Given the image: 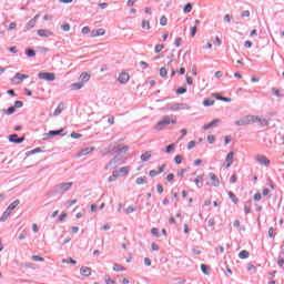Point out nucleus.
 Here are the masks:
<instances>
[{
  "label": "nucleus",
  "instance_id": "obj_1",
  "mask_svg": "<svg viewBox=\"0 0 284 284\" xmlns=\"http://www.w3.org/2000/svg\"><path fill=\"white\" fill-rule=\"evenodd\" d=\"M170 123H172L173 125L176 124V118L165 115L162 120H160L155 124L154 130H156L158 132H161V130H164L165 128H168V125H170Z\"/></svg>",
  "mask_w": 284,
  "mask_h": 284
},
{
  "label": "nucleus",
  "instance_id": "obj_2",
  "mask_svg": "<svg viewBox=\"0 0 284 284\" xmlns=\"http://www.w3.org/2000/svg\"><path fill=\"white\" fill-rule=\"evenodd\" d=\"M121 161H123V156L115 154L114 158L104 166V170H115V168L121 165Z\"/></svg>",
  "mask_w": 284,
  "mask_h": 284
},
{
  "label": "nucleus",
  "instance_id": "obj_3",
  "mask_svg": "<svg viewBox=\"0 0 284 284\" xmlns=\"http://www.w3.org/2000/svg\"><path fill=\"white\" fill-rule=\"evenodd\" d=\"M72 185H74L73 182L60 183V184L55 185V191L59 194H65V192H70V190L72 189Z\"/></svg>",
  "mask_w": 284,
  "mask_h": 284
},
{
  "label": "nucleus",
  "instance_id": "obj_4",
  "mask_svg": "<svg viewBox=\"0 0 284 284\" xmlns=\"http://www.w3.org/2000/svg\"><path fill=\"white\" fill-rule=\"evenodd\" d=\"M38 78L43 81H54L57 79V75H54V73H50V72H40V73H38Z\"/></svg>",
  "mask_w": 284,
  "mask_h": 284
},
{
  "label": "nucleus",
  "instance_id": "obj_5",
  "mask_svg": "<svg viewBox=\"0 0 284 284\" xmlns=\"http://www.w3.org/2000/svg\"><path fill=\"white\" fill-rule=\"evenodd\" d=\"M251 124L252 122H251L250 115H245L242 119L235 121V125L237 126H245Z\"/></svg>",
  "mask_w": 284,
  "mask_h": 284
},
{
  "label": "nucleus",
  "instance_id": "obj_6",
  "mask_svg": "<svg viewBox=\"0 0 284 284\" xmlns=\"http://www.w3.org/2000/svg\"><path fill=\"white\" fill-rule=\"evenodd\" d=\"M24 141H26V136L19 138V135L17 133L9 135V142L10 143L21 144Z\"/></svg>",
  "mask_w": 284,
  "mask_h": 284
},
{
  "label": "nucleus",
  "instance_id": "obj_7",
  "mask_svg": "<svg viewBox=\"0 0 284 284\" xmlns=\"http://www.w3.org/2000/svg\"><path fill=\"white\" fill-rule=\"evenodd\" d=\"M129 151H130V146L118 144L115 148L114 154H116L118 156H121V154H125Z\"/></svg>",
  "mask_w": 284,
  "mask_h": 284
},
{
  "label": "nucleus",
  "instance_id": "obj_8",
  "mask_svg": "<svg viewBox=\"0 0 284 284\" xmlns=\"http://www.w3.org/2000/svg\"><path fill=\"white\" fill-rule=\"evenodd\" d=\"M256 161H257V163H260V165H264L265 168H270L271 162H270V159H267V156L257 155Z\"/></svg>",
  "mask_w": 284,
  "mask_h": 284
},
{
  "label": "nucleus",
  "instance_id": "obj_9",
  "mask_svg": "<svg viewBox=\"0 0 284 284\" xmlns=\"http://www.w3.org/2000/svg\"><path fill=\"white\" fill-rule=\"evenodd\" d=\"M29 77H30V75H28V74H23V73L18 72V73H16V75L13 77L12 81L14 82V81L18 80V82H14V83L18 85V83H21V81H23V79H29Z\"/></svg>",
  "mask_w": 284,
  "mask_h": 284
},
{
  "label": "nucleus",
  "instance_id": "obj_10",
  "mask_svg": "<svg viewBox=\"0 0 284 284\" xmlns=\"http://www.w3.org/2000/svg\"><path fill=\"white\" fill-rule=\"evenodd\" d=\"M209 176H210V179L212 181L213 187H219L221 185V181H219V176H216V174L211 172V173H209Z\"/></svg>",
  "mask_w": 284,
  "mask_h": 284
},
{
  "label": "nucleus",
  "instance_id": "obj_11",
  "mask_svg": "<svg viewBox=\"0 0 284 284\" xmlns=\"http://www.w3.org/2000/svg\"><path fill=\"white\" fill-rule=\"evenodd\" d=\"M114 172H118V176H128L130 173V166H122L119 170H114Z\"/></svg>",
  "mask_w": 284,
  "mask_h": 284
},
{
  "label": "nucleus",
  "instance_id": "obj_12",
  "mask_svg": "<svg viewBox=\"0 0 284 284\" xmlns=\"http://www.w3.org/2000/svg\"><path fill=\"white\" fill-rule=\"evenodd\" d=\"M38 34L40 37H43V38H48V37H54V32L50 31V30H47V29H39L38 30Z\"/></svg>",
  "mask_w": 284,
  "mask_h": 284
},
{
  "label": "nucleus",
  "instance_id": "obj_13",
  "mask_svg": "<svg viewBox=\"0 0 284 284\" xmlns=\"http://www.w3.org/2000/svg\"><path fill=\"white\" fill-rule=\"evenodd\" d=\"M226 168H231L234 163V152H229L225 158Z\"/></svg>",
  "mask_w": 284,
  "mask_h": 284
},
{
  "label": "nucleus",
  "instance_id": "obj_14",
  "mask_svg": "<svg viewBox=\"0 0 284 284\" xmlns=\"http://www.w3.org/2000/svg\"><path fill=\"white\" fill-rule=\"evenodd\" d=\"M80 274L81 276H92V268L88 267V266H82L80 268Z\"/></svg>",
  "mask_w": 284,
  "mask_h": 284
},
{
  "label": "nucleus",
  "instance_id": "obj_15",
  "mask_svg": "<svg viewBox=\"0 0 284 284\" xmlns=\"http://www.w3.org/2000/svg\"><path fill=\"white\" fill-rule=\"evenodd\" d=\"M47 136H63V129L49 131V133H47Z\"/></svg>",
  "mask_w": 284,
  "mask_h": 284
},
{
  "label": "nucleus",
  "instance_id": "obj_16",
  "mask_svg": "<svg viewBox=\"0 0 284 284\" xmlns=\"http://www.w3.org/2000/svg\"><path fill=\"white\" fill-rule=\"evenodd\" d=\"M118 80L121 82V83H128V81H130V74L125 73V72H122L120 73Z\"/></svg>",
  "mask_w": 284,
  "mask_h": 284
},
{
  "label": "nucleus",
  "instance_id": "obj_17",
  "mask_svg": "<svg viewBox=\"0 0 284 284\" xmlns=\"http://www.w3.org/2000/svg\"><path fill=\"white\" fill-rule=\"evenodd\" d=\"M90 74L88 72H82L80 75V80L81 83H83V85H85V83H88V81H90Z\"/></svg>",
  "mask_w": 284,
  "mask_h": 284
},
{
  "label": "nucleus",
  "instance_id": "obj_18",
  "mask_svg": "<svg viewBox=\"0 0 284 284\" xmlns=\"http://www.w3.org/2000/svg\"><path fill=\"white\" fill-rule=\"evenodd\" d=\"M103 34H105V30L104 29H95L91 32V37H103Z\"/></svg>",
  "mask_w": 284,
  "mask_h": 284
},
{
  "label": "nucleus",
  "instance_id": "obj_19",
  "mask_svg": "<svg viewBox=\"0 0 284 284\" xmlns=\"http://www.w3.org/2000/svg\"><path fill=\"white\" fill-rule=\"evenodd\" d=\"M94 148H85L82 149L79 153L78 156H87V154H90V152H93Z\"/></svg>",
  "mask_w": 284,
  "mask_h": 284
},
{
  "label": "nucleus",
  "instance_id": "obj_20",
  "mask_svg": "<svg viewBox=\"0 0 284 284\" xmlns=\"http://www.w3.org/2000/svg\"><path fill=\"white\" fill-rule=\"evenodd\" d=\"M64 108H63V102H61L57 109L53 112V116H59L61 114V112H63Z\"/></svg>",
  "mask_w": 284,
  "mask_h": 284
},
{
  "label": "nucleus",
  "instance_id": "obj_21",
  "mask_svg": "<svg viewBox=\"0 0 284 284\" xmlns=\"http://www.w3.org/2000/svg\"><path fill=\"white\" fill-rule=\"evenodd\" d=\"M194 183L196 187L199 189L203 187V175H197V178L194 180Z\"/></svg>",
  "mask_w": 284,
  "mask_h": 284
},
{
  "label": "nucleus",
  "instance_id": "obj_22",
  "mask_svg": "<svg viewBox=\"0 0 284 284\" xmlns=\"http://www.w3.org/2000/svg\"><path fill=\"white\" fill-rule=\"evenodd\" d=\"M150 159H152V153H150V151H146L145 153H143L141 155V161H143V162H148V161H150Z\"/></svg>",
  "mask_w": 284,
  "mask_h": 284
},
{
  "label": "nucleus",
  "instance_id": "obj_23",
  "mask_svg": "<svg viewBox=\"0 0 284 284\" xmlns=\"http://www.w3.org/2000/svg\"><path fill=\"white\" fill-rule=\"evenodd\" d=\"M136 185H145L148 183V178L141 176L135 180Z\"/></svg>",
  "mask_w": 284,
  "mask_h": 284
},
{
  "label": "nucleus",
  "instance_id": "obj_24",
  "mask_svg": "<svg viewBox=\"0 0 284 284\" xmlns=\"http://www.w3.org/2000/svg\"><path fill=\"white\" fill-rule=\"evenodd\" d=\"M118 178H119V172L113 171V172H112V175L109 176L108 182H109V183H114V181H116Z\"/></svg>",
  "mask_w": 284,
  "mask_h": 284
},
{
  "label": "nucleus",
  "instance_id": "obj_25",
  "mask_svg": "<svg viewBox=\"0 0 284 284\" xmlns=\"http://www.w3.org/2000/svg\"><path fill=\"white\" fill-rule=\"evenodd\" d=\"M10 214H12V211H10L9 209H7V210L3 212L2 216L0 217V221H1V222L7 221V220H8V216H10Z\"/></svg>",
  "mask_w": 284,
  "mask_h": 284
},
{
  "label": "nucleus",
  "instance_id": "obj_26",
  "mask_svg": "<svg viewBox=\"0 0 284 284\" xmlns=\"http://www.w3.org/2000/svg\"><path fill=\"white\" fill-rule=\"evenodd\" d=\"M37 26V22L34 21V19H31L29 22H27L26 24V30H32V28H34Z\"/></svg>",
  "mask_w": 284,
  "mask_h": 284
},
{
  "label": "nucleus",
  "instance_id": "obj_27",
  "mask_svg": "<svg viewBox=\"0 0 284 284\" xmlns=\"http://www.w3.org/2000/svg\"><path fill=\"white\" fill-rule=\"evenodd\" d=\"M239 258H250V252L246 250H243L239 253Z\"/></svg>",
  "mask_w": 284,
  "mask_h": 284
},
{
  "label": "nucleus",
  "instance_id": "obj_28",
  "mask_svg": "<svg viewBox=\"0 0 284 284\" xmlns=\"http://www.w3.org/2000/svg\"><path fill=\"white\" fill-rule=\"evenodd\" d=\"M166 110H169L171 112H179V103H174L172 105H168Z\"/></svg>",
  "mask_w": 284,
  "mask_h": 284
},
{
  "label": "nucleus",
  "instance_id": "obj_29",
  "mask_svg": "<svg viewBox=\"0 0 284 284\" xmlns=\"http://www.w3.org/2000/svg\"><path fill=\"white\" fill-rule=\"evenodd\" d=\"M21 203V201L16 200L13 201L8 207L7 210H9L10 212H12V210H14L17 207V205H19Z\"/></svg>",
  "mask_w": 284,
  "mask_h": 284
},
{
  "label": "nucleus",
  "instance_id": "obj_30",
  "mask_svg": "<svg viewBox=\"0 0 284 284\" xmlns=\"http://www.w3.org/2000/svg\"><path fill=\"white\" fill-rule=\"evenodd\" d=\"M83 83L82 82H75L71 84V90H81V88H83Z\"/></svg>",
  "mask_w": 284,
  "mask_h": 284
},
{
  "label": "nucleus",
  "instance_id": "obj_31",
  "mask_svg": "<svg viewBox=\"0 0 284 284\" xmlns=\"http://www.w3.org/2000/svg\"><path fill=\"white\" fill-rule=\"evenodd\" d=\"M272 92H273L274 97H277V99H283V97H284V94L281 93V91L276 88H273Z\"/></svg>",
  "mask_w": 284,
  "mask_h": 284
},
{
  "label": "nucleus",
  "instance_id": "obj_32",
  "mask_svg": "<svg viewBox=\"0 0 284 284\" xmlns=\"http://www.w3.org/2000/svg\"><path fill=\"white\" fill-rule=\"evenodd\" d=\"M183 12L184 14H190V12H192V3H186L183 8Z\"/></svg>",
  "mask_w": 284,
  "mask_h": 284
},
{
  "label": "nucleus",
  "instance_id": "obj_33",
  "mask_svg": "<svg viewBox=\"0 0 284 284\" xmlns=\"http://www.w3.org/2000/svg\"><path fill=\"white\" fill-rule=\"evenodd\" d=\"M26 54L29 58L37 57V51L34 49H26Z\"/></svg>",
  "mask_w": 284,
  "mask_h": 284
},
{
  "label": "nucleus",
  "instance_id": "obj_34",
  "mask_svg": "<svg viewBox=\"0 0 284 284\" xmlns=\"http://www.w3.org/2000/svg\"><path fill=\"white\" fill-rule=\"evenodd\" d=\"M39 152H42L41 148H36L31 151H28L26 154L27 156H31V154H39Z\"/></svg>",
  "mask_w": 284,
  "mask_h": 284
},
{
  "label": "nucleus",
  "instance_id": "obj_35",
  "mask_svg": "<svg viewBox=\"0 0 284 284\" xmlns=\"http://www.w3.org/2000/svg\"><path fill=\"white\" fill-rule=\"evenodd\" d=\"M251 123H261V116L258 115H250Z\"/></svg>",
  "mask_w": 284,
  "mask_h": 284
},
{
  "label": "nucleus",
  "instance_id": "obj_36",
  "mask_svg": "<svg viewBox=\"0 0 284 284\" xmlns=\"http://www.w3.org/2000/svg\"><path fill=\"white\" fill-rule=\"evenodd\" d=\"M229 197H230L231 201H233L235 204L239 203V197H236V195H235L232 191H229Z\"/></svg>",
  "mask_w": 284,
  "mask_h": 284
},
{
  "label": "nucleus",
  "instance_id": "obj_37",
  "mask_svg": "<svg viewBox=\"0 0 284 284\" xmlns=\"http://www.w3.org/2000/svg\"><path fill=\"white\" fill-rule=\"evenodd\" d=\"M203 105L205 108H210V106L214 105V100L206 99V100L203 101Z\"/></svg>",
  "mask_w": 284,
  "mask_h": 284
},
{
  "label": "nucleus",
  "instance_id": "obj_38",
  "mask_svg": "<svg viewBox=\"0 0 284 284\" xmlns=\"http://www.w3.org/2000/svg\"><path fill=\"white\" fill-rule=\"evenodd\" d=\"M113 272H125V267H123L119 264H114L113 265Z\"/></svg>",
  "mask_w": 284,
  "mask_h": 284
},
{
  "label": "nucleus",
  "instance_id": "obj_39",
  "mask_svg": "<svg viewBox=\"0 0 284 284\" xmlns=\"http://www.w3.org/2000/svg\"><path fill=\"white\" fill-rule=\"evenodd\" d=\"M150 28H152V27L150 26V21H149V20H143V21H142V29H143V30H150Z\"/></svg>",
  "mask_w": 284,
  "mask_h": 284
},
{
  "label": "nucleus",
  "instance_id": "obj_40",
  "mask_svg": "<svg viewBox=\"0 0 284 284\" xmlns=\"http://www.w3.org/2000/svg\"><path fill=\"white\" fill-rule=\"evenodd\" d=\"M160 77H162V79H165V77H168V69L165 67H162L160 69Z\"/></svg>",
  "mask_w": 284,
  "mask_h": 284
},
{
  "label": "nucleus",
  "instance_id": "obj_41",
  "mask_svg": "<svg viewBox=\"0 0 284 284\" xmlns=\"http://www.w3.org/2000/svg\"><path fill=\"white\" fill-rule=\"evenodd\" d=\"M217 101H224V103H230L232 101V98H225L221 95H216Z\"/></svg>",
  "mask_w": 284,
  "mask_h": 284
},
{
  "label": "nucleus",
  "instance_id": "obj_42",
  "mask_svg": "<svg viewBox=\"0 0 284 284\" xmlns=\"http://www.w3.org/2000/svg\"><path fill=\"white\" fill-rule=\"evenodd\" d=\"M260 125L261 128H267V125H270V121L267 119H261L260 120Z\"/></svg>",
  "mask_w": 284,
  "mask_h": 284
},
{
  "label": "nucleus",
  "instance_id": "obj_43",
  "mask_svg": "<svg viewBox=\"0 0 284 284\" xmlns=\"http://www.w3.org/2000/svg\"><path fill=\"white\" fill-rule=\"evenodd\" d=\"M179 110H191V106L187 103H179Z\"/></svg>",
  "mask_w": 284,
  "mask_h": 284
},
{
  "label": "nucleus",
  "instance_id": "obj_44",
  "mask_svg": "<svg viewBox=\"0 0 284 284\" xmlns=\"http://www.w3.org/2000/svg\"><path fill=\"white\" fill-rule=\"evenodd\" d=\"M4 113H7L8 115L10 114H14L17 112V109L14 106H10L9 109L3 111Z\"/></svg>",
  "mask_w": 284,
  "mask_h": 284
},
{
  "label": "nucleus",
  "instance_id": "obj_45",
  "mask_svg": "<svg viewBox=\"0 0 284 284\" xmlns=\"http://www.w3.org/2000/svg\"><path fill=\"white\" fill-rule=\"evenodd\" d=\"M62 263H70L71 265H77V260L69 257L67 260H62Z\"/></svg>",
  "mask_w": 284,
  "mask_h": 284
},
{
  "label": "nucleus",
  "instance_id": "obj_46",
  "mask_svg": "<svg viewBox=\"0 0 284 284\" xmlns=\"http://www.w3.org/2000/svg\"><path fill=\"white\" fill-rule=\"evenodd\" d=\"M72 205H77V200H69V201H67V203H65V207L67 209L72 207Z\"/></svg>",
  "mask_w": 284,
  "mask_h": 284
},
{
  "label": "nucleus",
  "instance_id": "obj_47",
  "mask_svg": "<svg viewBox=\"0 0 284 284\" xmlns=\"http://www.w3.org/2000/svg\"><path fill=\"white\" fill-rule=\"evenodd\" d=\"M32 261H34L36 263H39V262H43L45 261V258L39 256V255H33L31 256Z\"/></svg>",
  "mask_w": 284,
  "mask_h": 284
},
{
  "label": "nucleus",
  "instance_id": "obj_48",
  "mask_svg": "<svg viewBox=\"0 0 284 284\" xmlns=\"http://www.w3.org/2000/svg\"><path fill=\"white\" fill-rule=\"evenodd\" d=\"M174 161H175L176 165H181V163H183V156L178 154V155H175Z\"/></svg>",
  "mask_w": 284,
  "mask_h": 284
},
{
  "label": "nucleus",
  "instance_id": "obj_49",
  "mask_svg": "<svg viewBox=\"0 0 284 284\" xmlns=\"http://www.w3.org/2000/svg\"><path fill=\"white\" fill-rule=\"evenodd\" d=\"M158 174H161V172L156 171V170H151L149 172V176H151L152 179H154V176H158Z\"/></svg>",
  "mask_w": 284,
  "mask_h": 284
},
{
  "label": "nucleus",
  "instance_id": "obj_50",
  "mask_svg": "<svg viewBox=\"0 0 284 284\" xmlns=\"http://www.w3.org/2000/svg\"><path fill=\"white\" fill-rule=\"evenodd\" d=\"M65 219H68V213H62L58 219V223H63V220Z\"/></svg>",
  "mask_w": 284,
  "mask_h": 284
},
{
  "label": "nucleus",
  "instance_id": "obj_51",
  "mask_svg": "<svg viewBox=\"0 0 284 284\" xmlns=\"http://www.w3.org/2000/svg\"><path fill=\"white\" fill-rule=\"evenodd\" d=\"M105 284H116V282L114 280H112V277H110L109 275L105 276Z\"/></svg>",
  "mask_w": 284,
  "mask_h": 284
},
{
  "label": "nucleus",
  "instance_id": "obj_52",
  "mask_svg": "<svg viewBox=\"0 0 284 284\" xmlns=\"http://www.w3.org/2000/svg\"><path fill=\"white\" fill-rule=\"evenodd\" d=\"M185 92H187V89L185 87L179 88L176 90V94H185Z\"/></svg>",
  "mask_w": 284,
  "mask_h": 284
},
{
  "label": "nucleus",
  "instance_id": "obj_53",
  "mask_svg": "<svg viewBox=\"0 0 284 284\" xmlns=\"http://www.w3.org/2000/svg\"><path fill=\"white\" fill-rule=\"evenodd\" d=\"M163 48H165L163 44H156L155 49H154L155 54H159V52H161V50H163Z\"/></svg>",
  "mask_w": 284,
  "mask_h": 284
},
{
  "label": "nucleus",
  "instance_id": "obj_54",
  "mask_svg": "<svg viewBox=\"0 0 284 284\" xmlns=\"http://www.w3.org/2000/svg\"><path fill=\"white\" fill-rule=\"evenodd\" d=\"M160 26H168V18L165 16H163L161 19H160Z\"/></svg>",
  "mask_w": 284,
  "mask_h": 284
},
{
  "label": "nucleus",
  "instance_id": "obj_55",
  "mask_svg": "<svg viewBox=\"0 0 284 284\" xmlns=\"http://www.w3.org/2000/svg\"><path fill=\"white\" fill-rule=\"evenodd\" d=\"M174 148H175V144H174V143L168 145V146H166V150H165L166 154H170V152H172V150H174Z\"/></svg>",
  "mask_w": 284,
  "mask_h": 284
},
{
  "label": "nucleus",
  "instance_id": "obj_56",
  "mask_svg": "<svg viewBox=\"0 0 284 284\" xmlns=\"http://www.w3.org/2000/svg\"><path fill=\"white\" fill-rule=\"evenodd\" d=\"M151 234H153V236H156V239H159V236H161V235L159 234V229H156V227H153V229L151 230Z\"/></svg>",
  "mask_w": 284,
  "mask_h": 284
},
{
  "label": "nucleus",
  "instance_id": "obj_57",
  "mask_svg": "<svg viewBox=\"0 0 284 284\" xmlns=\"http://www.w3.org/2000/svg\"><path fill=\"white\" fill-rule=\"evenodd\" d=\"M63 32H70V23H64L61 26Z\"/></svg>",
  "mask_w": 284,
  "mask_h": 284
},
{
  "label": "nucleus",
  "instance_id": "obj_58",
  "mask_svg": "<svg viewBox=\"0 0 284 284\" xmlns=\"http://www.w3.org/2000/svg\"><path fill=\"white\" fill-rule=\"evenodd\" d=\"M216 142V136L214 135H207V143H215Z\"/></svg>",
  "mask_w": 284,
  "mask_h": 284
},
{
  "label": "nucleus",
  "instance_id": "obj_59",
  "mask_svg": "<svg viewBox=\"0 0 284 284\" xmlns=\"http://www.w3.org/2000/svg\"><path fill=\"white\" fill-rule=\"evenodd\" d=\"M193 148H196V142L195 141H190L187 144V150H193Z\"/></svg>",
  "mask_w": 284,
  "mask_h": 284
},
{
  "label": "nucleus",
  "instance_id": "obj_60",
  "mask_svg": "<svg viewBox=\"0 0 284 284\" xmlns=\"http://www.w3.org/2000/svg\"><path fill=\"white\" fill-rule=\"evenodd\" d=\"M207 265H205V264H201V270H202V272L205 274V275H207V274H210V273H207Z\"/></svg>",
  "mask_w": 284,
  "mask_h": 284
},
{
  "label": "nucleus",
  "instance_id": "obj_61",
  "mask_svg": "<svg viewBox=\"0 0 284 284\" xmlns=\"http://www.w3.org/2000/svg\"><path fill=\"white\" fill-rule=\"evenodd\" d=\"M14 108H16V109H17V108H23V101L17 100V101L14 102Z\"/></svg>",
  "mask_w": 284,
  "mask_h": 284
},
{
  "label": "nucleus",
  "instance_id": "obj_62",
  "mask_svg": "<svg viewBox=\"0 0 284 284\" xmlns=\"http://www.w3.org/2000/svg\"><path fill=\"white\" fill-rule=\"evenodd\" d=\"M277 265H278V267H283V265H284V258L283 257H278V260H277Z\"/></svg>",
  "mask_w": 284,
  "mask_h": 284
},
{
  "label": "nucleus",
  "instance_id": "obj_63",
  "mask_svg": "<svg viewBox=\"0 0 284 284\" xmlns=\"http://www.w3.org/2000/svg\"><path fill=\"white\" fill-rule=\"evenodd\" d=\"M82 34H90V27H83Z\"/></svg>",
  "mask_w": 284,
  "mask_h": 284
},
{
  "label": "nucleus",
  "instance_id": "obj_64",
  "mask_svg": "<svg viewBox=\"0 0 284 284\" xmlns=\"http://www.w3.org/2000/svg\"><path fill=\"white\" fill-rule=\"evenodd\" d=\"M197 29L196 27L191 28V37H196Z\"/></svg>",
  "mask_w": 284,
  "mask_h": 284
}]
</instances>
